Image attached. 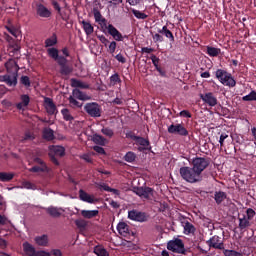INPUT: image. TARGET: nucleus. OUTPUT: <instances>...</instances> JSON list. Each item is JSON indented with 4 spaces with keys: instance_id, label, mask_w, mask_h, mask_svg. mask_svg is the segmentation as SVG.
<instances>
[{
    "instance_id": "obj_15",
    "label": "nucleus",
    "mask_w": 256,
    "mask_h": 256,
    "mask_svg": "<svg viewBox=\"0 0 256 256\" xmlns=\"http://www.w3.org/2000/svg\"><path fill=\"white\" fill-rule=\"evenodd\" d=\"M200 99L211 107L218 105V99L214 96V93L208 92L205 94H200Z\"/></svg>"
},
{
    "instance_id": "obj_45",
    "label": "nucleus",
    "mask_w": 256,
    "mask_h": 256,
    "mask_svg": "<svg viewBox=\"0 0 256 256\" xmlns=\"http://www.w3.org/2000/svg\"><path fill=\"white\" fill-rule=\"evenodd\" d=\"M61 114L63 115V119L65 121H73L74 117L71 115L70 110H68V108H63V110H61Z\"/></svg>"
},
{
    "instance_id": "obj_35",
    "label": "nucleus",
    "mask_w": 256,
    "mask_h": 256,
    "mask_svg": "<svg viewBox=\"0 0 256 256\" xmlns=\"http://www.w3.org/2000/svg\"><path fill=\"white\" fill-rule=\"evenodd\" d=\"M69 104L73 109H82L83 103L77 101V98L74 97V94L68 98Z\"/></svg>"
},
{
    "instance_id": "obj_53",
    "label": "nucleus",
    "mask_w": 256,
    "mask_h": 256,
    "mask_svg": "<svg viewBox=\"0 0 256 256\" xmlns=\"http://www.w3.org/2000/svg\"><path fill=\"white\" fill-rule=\"evenodd\" d=\"M152 38L154 40L155 43H162L164 42V38L163 36L160 34V32H158L157 34L155 35H152Z\"/></svg>"
},
{
    "instance_id": "obj_17",
    "label": "nucleus",
    "mask_w": 256,
    "mask_h": 256,
    "mask_svg": "<svg viewBox=\"0 0 256 256\" xmlns=\"http://www.w3.org/2000/svg\"><path fill=\"white\" fill-rule=\"evenodd\" d=\"M106 29L114 40H116L117 42H123V35L118 29H116L115 26H113V24H109Z\"/></svg>"
},
{
    "instance_id": "obj_51",
    "label": "nucleus",
    "mask_w": 256,
    "mask_h": 256,
    "mask_svg": "<svg viewBox=\"0 0 256 256\" xmlns=\"http://www.w3.org/2000/svg\"><path fill=\"white\" fill-rule=\"evenodd\" d=\"M246 218L248 220V222L250 223V221L254 218V216L256 215V211H254L252 208H248L246 210Z\"/></svg>"
},
{
    "instance_id": "obj_30",
    "label": "nucleus",
    "mask_w": 256,
    "mask_h": 256,
    "mask_svg": "<svg viewBox=\"0 0 256 256\" xmlns=\"http://www.w3.org/2000/svg\"><path fill=\"white\" fill-rule=\"evenodd\" d=\"M239 220V229L241 231L247 229L249 226H251V222H249L246 214H243L242 217H238Z\"/></svg>"
},
{
    "instance_id": "obj_12",
    "label": "nucleus",
    "mask_w": 256,
    "mask_h": 256,
    "mask_svg": "<svg viewBox=\"0 0 256 256\" xmlns=\"http://www.w3.org/2000/svg\"><path fill=\"white\" fill-rule=\"evenodd\" d=\"M128 219L132 221H137L138 223H146V221L148 220V216L145 212L132 210L128 212Z\"/></svg>"
},
{
    "instance_id": "obj_20",
    "label": "nucleus",
    "mask_w": 256,
    "mask_h": 256,
    "mask_svg": "<svg viewBox=\"0 0 256 256\" xmlns=\"http://www.w3.org/2000/svg\"><path fill=\"white\" fill-rule=\"evenodd\" d=\"M93 14H94V20L99 25L107 26V20L105 17H103L97 7L93 8Z\"/></svg>"
},
{
    "instance_id": "obj_23",
    "label": "nucleus",
    "mask_w": 256,
    "mask_h": 256,
    "mask_svg": "<svg viewBox=\"0 0 256 256\" xmlns=\"http://www.w3.org/2000/svg\"><path fill=\"white\" fill-rule=\"evenodd\" d=\"M79 199L83 202H88V203H94L97 201L93 196H90L85 190L80 189L79 190Z\"/></svg>"
},
{
    "instance_id": "obj_14",
    "label": "nucleus",
    "mask_w": 256,
    "mask_h": 256,
    "mask_svg": "<svg viewBox=\"0 0 256 256\" xmlns=\"http://www.w3.org/2000/svg\"><path fill=\"white\" fill-rule=\"evenodd\" d=\"M208 247L210 248H214V249H219L222 250L224 249V241L223 238L215 235L213 237H211L208 241H207Z\"/></svg>"
},
{
    "instance_id": "obj_29",
    "label": "nucleus",
    "mask_w": 256,
    "mask_h": 256,
    "mask_svg": "<svg viewBox=\"0 0 256 256\" xmlns=\"http://www.w3.org/2000/svg\"><path fill=\"white\" fill-rule=\"evenodd\" d=\"M23 250L28 256H36V249L33 245L29 244V242H24L23 245Z\"/></svg>"
},
{
    "instance_id": "obj_40",
    "label": "nucleus",
    "mask_w": 256,
    "mask_h": 256,
    "mask_svg": "<svg viewBox=\"0 0 256 256\" xmlns=\"http://www.w3.org/2000/svg\"><path fill=\"white\" fill-rule=\"evenodd\" d=\"M131 11L136 19L146 20L148 18L147 13H145V12L135 10V8H131Z\"/></svg>"
},
{
    "instance_id": "obj_31",
    "label": "nucleus",
    "mask_w": 256,
    "mask_h": 256,
    "mask_svg": "<svg viewBox=\"0 0 256 256\" xmlns=\"http://www.w3.org/2000/svg\"><path fill=\"white\" fill-rule=\"evenodd\" d=\"M5 67L7 68L8 73H14V71H17L18 73L19 66L13 59L8 60V62L5 63Z\"/></svg>"
},
{
    "instance_id": "obj_7",
    "label": "nucleus",
    "mask_w": 256,
    "mask_h": 256,
    "mask_svg": "<svg viewBox=\"0 0 256 256\" xmlns=\"http://www.w3.org/2000/svg\"><path fill=\"white\" fill-rule=\"evenodd\" d=\"M126 138L136 141V144L140 145V147L138 149L140 152H143V150H151L152 149L150 146V140L145 139L144 137H141V136H136L134 134V132H127Z\"/></svg>"
},
{
    "instance_id": "obj_10",
    "label": "nucleus",
    "mask_w": 256,
    "mask_h": 256,
    "mask_svg": "<svg viewBox=\"0 0 256 256\" xmlns=\"http://www.w3.org/2000/svg\"><path fill=\"white\" fill-rule=\"evenodd\" d=\"M0 81L5 82L9 87H16L18 85V70H14L10 74L0 75Z\"/></svg>"
},
{
    "instance_id": "obj_36",
    "label": "nucleus",
    "mask_w": 256,
    "mask_h": 256,
    "mask_svg": "<svg viewBox=\"0 0 256 256\" xmlns=\"http://www.w3.org/2000/svg\"><path fill=\"white\" fill-rule=\"evenodd\" d=\"M81 24L83 25V30L87 36L94 33V27L90 24V22L83 20Z\"/></svg>"
},
{
    "instance_id": "obj_64",
    "label": "nucleus",
    "mask_w": 256,
    "mask_h": 256,
    "mask_svg": "<svg viewBox=\"0 0 256 256\" xmlns=\"http://www.w3.org/2000/svg\"><path fill=\"white\" fill-rule=\"evenodd\" d=\"M35 256H51V254L50 252H46V251H36Z\"/></svg>"
},
{
    "instance_id": "obj_22",
    "label": "nucleus",
    "mask_w": 256,
    "mask_h": 256,
    "mask_svg": "<svg viewBox=\"0 0 256 256\" xmlns=\"http://www.w3.org/2000/svg\"><path fill=\"white\" fill-rule=\"evenodd\" d=\"M45 211L46 213L51 216V217H54V218H58L62 215V208H58V207H55V206H50V207H47L45 208Z\"/></svg>"
},
{
    "instance_id": "obj_19",
    "label": "nucleus",
    "mask_w": 256,
    "mask_h": 256,
    "mask_svg": "<svg viewBox=\"0 0 256 256\" xmlns=\"http://www.w3.org/2000/svg\"><path fill=\"white\" fill-rule=\"evenodd\" d=\"M21 102L16 104V108L20 111H24L25 107L29 106L30 104V97L29 94H22L20 96Z\"/></svg>"
},
{
    "instance_id": "obj_5",
    "label": "nucleus",
    "mask_w": 256,
    "mask_h": 256,
    "mask_svg": "<svg viewBox=\"0 0 256 256\" xmlns=\"http://www.w3.org/2000/svg\"><path fill=\"white\" fill-rule=\"evenodd\" d=\"M211 161L208 158H199L196 157L192 159V166L195 168V172L197 173V177L199 178L200 182L203 181V171L210 166Z\"/></svg>"
},
{
    "instance_id": "obj_21",
    "label": "nucleus",
    "mask_w": 256,
    "mask_h": 256,
    "mask_svg": "<svg viewBox=\"0 0 256 256\" xmlns=\"http://www.w3.org/2000/svg\"><path fill=\"white\" fill-rule=\"evenodd\" d=\"M37 15L40 16V18H50L52 15V12L48 10L45 5H38L37 7Z\"/></svg>"
},
{
    "instance_id": "obj_11",
    "label": "nucleus",
    "mask_w": 256,
    "mask_h": 256,
    "mask_svg": "<svg viewBox=\"0 0 256 256\" xmlns=\"http://www.w3.org/2000/svg\"><path fill=\"white\" fill-rule=\"evenodd\" d=\"M65 155V149L63 146H54L51 152H49V158L50 161L55 164V166H59V160L56 158L57 157H64Z\"/></svg>"
},
{
    "instance_id": "obj_55",
    "label": "nucleus",
    "mask_w": 256,
    "mask_h": 256,
    "mask_svg": "<svg viewBox=\"0 0 256 256\" xmlns=\"http://www.w3.org/2000/svg\"><path fill=\"white\" fill-rule=\"evenodd\" d=\"M110 81L114 83H120L121 82L120 75L118 73L111 75Z\"/></svg>"
},
{
    "instance_id": "obj_42",
    "label": "nucleus",
    "mask_w": 256,
    "mask_h": 256,
    "mask_svg": "<svg viewBox=\"0 0 256 256\" xmlns=\"http://www.w3.org/2000/svg\"><path fill=\"white\" fill-rule=\"evenodd\" d=\"M196 228L191 222H185L184 233L186 235L195 234Z\"/></svg>"
},
{
    "instance_id": "obj_54",
    "label": "nucleus",
    "mask_w": 256,
    "mask_h": 256,
    "mask_svg": "<svg viewBox=\"0 0 256 256\" xmlns=\"http://www.w3.org/2000/svg\"><path fill=\"white\" fill-rule=\"evenodd\" d=\"M151 61L156 69V71L158 70V67H159V62H160V59L157 58L156 55H151Z\"/></svg>"
},
{
    "instance_id": "obj_18",
    "label": "nucleus",
    "mask_w": 256,
    "mask_h": 256,
    "mask_svg": "<svg viewBox=\"0 0 256 256\" xmlns=\"http://www.w3.org/2000/svg\"><path fill=\"white\" fill-rule=\"evenodd\" d=\"M44 102H45V109L49 115H54L56 114V112H58L52 98L45 97Z\"/></svg>"
},
{
    "instance_id": "obj_25",
    "label": "nucleus",
    "mask_w": 256,
    "mask_h": 256,
    "mask_svg": "<svg viewBox=\"0 0 256 256\" xmlns=\"http://www.w3.org/2000/svg\"><path fill=\"white\" fill-rule=\"evenodd\" d=\"M158 33L164 35L166 38L170 40V42H175V37L173 35V32L168 29L167 25H164L162 29H158Z\"/></svg>"
},
{
    "instance_id": "obj_61",
    "label": "nucleus",
    "mask_w": 256,
    "mask_h": 256,
    "mask_svg": "<svg viewBox=\"0 0 256 256\" xmlns=\"http://www.w3.org/2000/svg\"><path fill=\"white\" fill-rule=\"evenodd\" d=\"M180 116L182 117H187L188 119H191L192 115L188 110H183L179 113Z\"/></svg>"
},
{
    "instance_id": "obj_52",
    "label": "nucleus",
    "mask_w": 256,
    "mask_h": 256,
    "mask_svg": "<svg viewBox=\"0 0 256 256\" xmlns=\"http://www.w3.org/2000/svg\"><path fill=\"white\" fill-rule=\"evenodd\" d=\"M229 138V135L226 134V132H222L220 137H219V144H220V147H224V142H225V139Z\"/></svg>"
},
{
    "instance_id": "obj_13",
    "label": "nucleus",
    "mask_w": 256,
    "mask_h": 256,
    "mask_svg": "<svg viewBox=\"0 0 256 256\" xmlns=\"http://www.w3.org/2000/svg\"><path fill=\"white\" fill-rule=\"evenodd\" d=\"M118 233L126 239H130L134 236V232L130 230V226L126 222H119L117 225Z\"/></svg>"
},
{
    "instance_id": "obj_2",
    "label": "nucleus",
    "mask_w": 256,
    "mask_h": 256,
    "mask_svg": "<svg viewBox=\"0 0 256 256\" xmlns=\"http://www.w3.org/2000/svg\"><path fill=\"white\" fill-rule=\"evenodd\" d=\"M42 155L43 152L41 150H36V154L33 157V161L34 164L37 165H34L32 166V168L29 169L30 173H49L51 171L47 163H45V161L41 159Z\"/></svg>"
},
{
    "instance_id": "obj_44",
    "label": "nucleus",
    "mask_w": 256,
    "mask_h": 256,
    "mask_svg": "<svg viewBox=\"0 0 256 256\" xmlns=\"http://www.w3.org/2000/svg\"><path fill=\"white\" fill-rule=\"evenodd\" d=\"M94 254L98 256H109V252L101 246L94 247Z\"/></svg>"
},
{
    "instance_id": "obj_16",
    "label": "nucleus",
    "mask_w": 256,
    "mask_h": 256,
    "mask_svg": "<svg viewBox=\"0 0 256 256\" xmlns=\"http://www.w3.org/2000/svg\"><path fill=\"white\" fill-rule=\"evenodd\" d=\"M134 192L137 196H140L141 198H150V196H154V189L150 187H137L134 188Z\"/></svg>"
},
{
    "instance_id": "obj_3",
    "label": "nucleus",
    "mask_w": 256,
    "mask_h": 256,
    "mask_svg": "<svg viewBox=\"0 0 256 256\" xmlns=\"http://www.w3.org/2000/svg\"><path fill=\"white\" fill-rule=\"evenodd\" d=\"M181 178L188 183L194 184L199 183V177L197 175V172L195 170V166H181L179 170Z\"/></svg>"
},
{
    "instance_id": "obj_37",
    "label": "nucleus",
    "mask_w": 256,
    "mask_h": 256,
    "mask_svg": "<svg viewBox=\"0 0 256 256\" xmlns=\"http://www.w3.org/2000/svg\"><path fill=\"white\" fill-rule=\"evenodd\" d=\"M221 52L222 50L220 48H215L214 46H207L206 53L209 55V57H218Z\"/></svg>"
},
{
    "instance_id": "obj_8",
    "label": "nucleus",
    "mask_w": 256,
    "mask_h": 256,
    "mask_svg": "<svg viewBox=\"0 0 256 256\" xmlns=\"http://www.w3.org/2000/svg\"><path fill=\"white\" fill-rule=\"evenodd\" d=\"M84 111L91 117H101L102 108L97 102H89L84 106Z\"/></svg>"
},
{
    "instance_id": "obj_4",
    "label": "nucleus",
    "mask_w": 256,
    "mask_h": 256,
    "mask_svg": "<svg viewBox=\"0 0 256 256\" xmlns=\"http://www.w3.org/2000/svg\"><path fill=\"white\" fill-rule=\"evenodd\" d=\"M215 77L219 80L222 85L233 88L237 85L236 80L233 78V75L227 70L224 69H217L215 71Z\"/></svg>"
},
{
    "instance_id": "obj_33",
    "label": "nucleus",
    "mask_w": 256,
    "mask_h": 256,
    "mask_svg": "<svg viewBox=\"0 0 256 256\" xmlns=\"http://www.w3.org/2000/svg\"><path fill=\"white\" fill-rule=\"evenodd\" d=\"M98 188L101 191L103 190L106 192H112L114 195H120V190L111 188V187H109L108 184H105V183L98 184Z\"/></svg>"
},
{
    "instance_id": "obj_62",
    "label": "nucleus",
    "mask_w": 256,
    "mask_h": 256,
    "mask_svg": "<svg viewBox=\"0 0 256 256\" xmlns=\"http://www.w3.org/2000/svg\"><path fill=\"white\" fill-rule=\"evenodd\" d=\"M50 254L53 255V256H63L62 251L59 250V249H53V250H51Z\"/></svg>"
},
{
    "instance_id": "obj_27",
    "label": "nucleus",
    "mask_w": 256,
    "mask_h": 256,
    "mask_svg": "<svg viewBox=\"0 0 256 256\" xmlns=\"http://www.w3.org/2000/svg\"><path fill=\"white\" fill-rule=\"evenodd\" d=\"M72 95L77 99L81 101H87L90 100L91 97L88 96L85 92L80 91V89H73Z\"/></svg>"
},
{
    "instance_id": "obj_41",
    "label": "nucleus",
    "mask_w": 256,
    "mask_h": 256,
    "mask_svg": "<svg viewBox=\"0 0 256 256\" xmlns=\"http://www.w3.org/2000/svg\"><path fill=\"white\" fill-rule=\"evenodd\" d=\"M14 178V173L0 172L1 182H11Z\"/></svg>"
},
{
    "instance_id": "obj_60",
    "label": "nucleus",
    "mask_w": 256,
    "mask_h": 256,
    "mask_svg": "<svg viewBox=\"0 0 256 256\" xmlns=\"http://www.w3.org/2000/svg\"><path fill=\"white\" fill-rule=\"evenodd\" d=\"M8 32L13 35V37L17 38L18 37V31L16 29H14V27H6Z\"/></svg>"
},
{
    "instance_id": "obj_1",
    "label": "nucleus",
    "mask_w": 256,
    "mask_h": 256,
    "mask_svg": "<svg viewBox=\"0 0 256 256\" xmlns=\"http://www.w3.org/2000/svg\"><path fill=\"white\" fill-rule=\"evenodd\" d=\"M61 52L64 56L59 55V50L57 48L47 49L48 56L60 66V75L70 76L74 71L73 66L69 65L67 60V57H70V51L68 48H63Z\"/></svg>"
},
{
    "instance_id": "obj_6",
    "label": "nucleus",
    "mask_w": 256,
    "mask_h": 256,
    "mask_svg": "<svg viewBox=\"0 0 256 256\" xmlns=\"http://www.w3.org/2000/svg\"><path fill=\"white\" fill-rule=\"evenodd\" d=\"M167 249L170 252L186 255L188 250L185 249L184 241L181 238H173L167 242Z\"/></svg>"
},
{
    "instance_id": "obj_47",
    "label": "nucleus",
    "mask_w": 256,
    "mask_h": 256,
    "mask_svg": "<svg viewBox=\"0 0 256 256\" xmlns=\"http://www.w3.org/2000/svg\"><path fill=\"white\" fill-rule=\"evenodd\" d=\"M20 84L25 86L26 88H29L31 86V80L28 77V75H22L20 78Z\"/></svg>"
},
{
    "instance_id": "obj_57",
    "label": "nucleus",
    "mask_w": 256,
    "mask_h": 256,
    "mask_svg": "<svg viewBox=\"0 0 256 256\" xmlns=\"http://www.w3.org/2000/svg\"><path fill=\"white\" fill-rule=\"evenodd\" d=\"M116 48H117V43L116 41H112L110 42V45H109V52L110 53H115L116 52Z\"/></svg>"
},
{
    "instance_id": "obj_34",
    "label": "nucleus",
    "mask_w": 256,
    "mask_h": 256,
    "mask_svg": "<svg viewBox=\"0 0 256 256\" xmlns=\"http://www.w3.org/2000/svg\"><path fill=\"white\" fill-rule=\"evenodd\" d=\"M81 215L83 216L84 219H93V217H97L99 215L98 210H82Z\"/></svg>"
},
{
    "instance_id": "obj_58",
    "label": "nucleus",
    "mask_w": 256,
    "mask_h": 256,
    "mask_svg": "<svg viewBox=\"0 0 256 256\" xmlns=\"http://www.w3.org/2000/svg\"><path fill=\"white\" fill-rule=\"evenodd\" d=\"M93 150H94V152H96L98 154H101V155L105 154V149L102 148V146L96 145L93 147Z\"/></svg>"
},
{
    "instance_id": "obj_50",
    "label": "nucleus",
    "mask_w": 256,
    "mask_h": 256,
    "mask_svg": "<svg viewBox=\"0 0 256 256\" xmlns=\"http://www.w3.org/2000/svg\"><path fill=\"white\" fill-rule=\"evenodd\" d=\"M22 186L24 188H26V190H33V191L37 190V185L33 184V183L29 182V181L23 182Z\"/></svg>"
},
{
    "instance_id": "obj_26",
    "label": "nucleus",
    "mask_w": 256,
    "mask_h": 256,
    "mask_svg": "<svg viewBox=\"0 0 256 256\" xmlns=\"http://www.w3.org/2000/svg\"><path fill=\"white\" fill-rule=\"evenodd\" d=\"M214 200L217 205H221L227 198V193L223 192L222 190H218L214 193Z\"/></svg>"
},
{
    "instance_id": "obj_24",
    "label": "nucleus",
    "mask_w": 256,
    "mask_h": 256,
    "mask_svg": "<svg viewBox=\"0 0 256 256\" xmlns=\"http://www.w3.org/2000/svg\"><path fill=\"white\" fill-rule=\"evenodd\" d=\"M71 86L73 88H81L82 90H88L90 88L88 83L82 82V80L76 78L71 79Z\"/></svg>"
},
{
    "instance_id": "obj_32",
    "label": "nucleus",
    "mask_w": 256,
    "mask_h": 256,
    "mask_svg": "<svg viewBox=\"0 0 256 256\" xmlns=\"http://www.w3.org/2000/svg\"><path fill=\"white\" fill-rule=\"evenodd\" d=\"M42 135L43 138L48 141H52L55 139L54 131L50 127L44 128Z\"/></svg>"
},
{
    "instance_id": "obj_63",
    "label": "nucleus",
    "mask_w": 256,
    "mask_h": 256,
    "mask_svg": "<svg viewBox=\"0 0 256 256\" xmlns=\"http://www.w3.org/2000/svg\"><path fill=\"white\" fill-rule=\"evenodd\" d=\"M81 158L83 159V161H85L87 163L93 162V160H92L91 156H89V154H83V156Z\"/></svg>"
},
{
    "instance_id": "obj_38",
    "label": "nucleus",
    "mask_w": 256,
    "mask_h": 256,
    "mask_svg": "<svg viewBox=\"0 0 256 256\" xmlns=\"http://www.w3.org/2000/svg\"><path fill=\"white\" fill-rule=\"evenodd\" d=\"M92 140L95 144L100 145L102 147H104V145H106L107 143V139H105L104 136H101L99 134H94Z\"/></svg>"
},
{
    "instance_id": "obj_43",
    "label": "nucleus",
    "mask_w": 256,
    "mask_h": 256,
    "mask_svg": "<svg viewBox=\"0 0 256 256\" xmlns=\"http://www.w3.org/2000/svg\"><path fill=\"white\" fill-rule=\"evenodd\" d=\"M137 158V155L135 154V152L133 151H128L125 155H124V161L128 162V163H133L135 162Z\"/></svg>"
},
{
    "instance_id": "obj_49",
    "label": "nucleus",
    "mask_w": 256,
    "mask_h": 256,
    "mask_svg": "<svg viewBox=\"0 0 256 256\" xmlns=\"http://www.w3.org/2000/svg\"><path fill=\"white\" fill-rule=\"evenodd\" d=\"M223 254L225 256H244L242 254V252H238V251H235V250H229V249L224 250Z\"/></svg>"
},
{
    "instance_id": "obj_28",
    "label": "nucleus",
    "mask_w": 256,
    "mask_h": 256,
    "mask_svg": "<svg viewBox=\"0 0 256 256\" xmlns=\"http://www.w3.org/2000/svg\"><path fill=\"white\" fill-rule=\"evenodd\" d=\"M34 240L39 247H48V243H49L48 235L37 236L34 238Z\"/></svg>"
},
{
    "instance_id": "obj_46",
    "label": "nucleus",
    "mask_w": 256,
    "mask_h": 256,
    "mask_svg": "<svg viewBox=\"0 0 256 256\" xmlns=\"http://www.w3.org/2000/svg\"><path fill=\"white\" fill-rule=\"evenodd\" d=\"M101 133L108 138H113L114 137V131L113 128L110 127H103L101 130Z\"/></svg>"
},
{
    "instance_id": "obj_48",
    "label": "nucleus",
    "mask_w": 256,
    "mask_h": 256,
    "mask_svg": "<svg viewBox=\"0 0 256 256\" xmlns=\"http://www.w3.org/2000/svg\"><path fill=\"white\" fill-rule=\"evenodd\" d=\"M243 101L249 102V101H256V91H251L246 96L242 97Z\"/></svg>"
},
{
    "instance_id": "obj_56",
    "label": "nucleus",
    "mask_w": 256,
    "mask_h": 256,
    "mask_svg": "<svg viewBox=\"0 0 256 256\" xmlns=\"http://www.w3.org/2000/svg\"><path fill=\"white\" fill-rule=\"evenodd\" d=\"M115 59H117V61L122 63V64H125L127 62V59L121 53L117 54L115 56Z\"/></svg>"
},
{
    "instance_id": "obj_59",
    "label": "nucleus",
    "mask_w": 256,
    "mask_h": 256,
    "mask_svg": "<svg viewBox=\"0 0 256 256\" xmlns=\"http://www.w3.org/2000/svg\"><path fill=\"white\" fill-rule=\"evenodd\" d=\"M98 39L102 44H104L107 47L109 40L106 38L105 35H98Z\"/></svg>"
},
{
    "instance_id": "obj_9",
    "label": "nucleus",
    "mask_w": 256,
    "mask_h": 256,
    "mask_svg": "<svg viewBox=\"0 0 256 256\" xmlns=\"http://www.w3.org/2000/svg\"><path fill=\"white\" fill-rule=\"evenodd\" d=\"M167 131L169 134L179 135L180 137H188L189 131L183 124H171Z\"/></svg>"
},
{
    "instance_id": "obj_39",
    "label": "nucleus",
    "mask_w": 256,
    "mask_h": 256,
    "mask_svg": "<svg viewBox=\"0 0 256 256\" xmlns=\"http://www.w3.org/2000/svg\"><path fill=\"white\" fill-rule=\"evenodd\" d=\"M58 43L57 35L53 34L51 38L45 40V48L50 49V47H54Z\"/></svg>"
}]
</instances>
